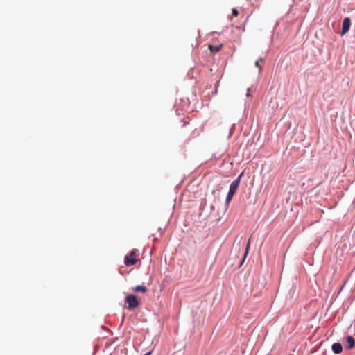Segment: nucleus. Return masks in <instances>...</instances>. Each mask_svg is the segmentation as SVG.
I'll return each mask as SVG.
<instances>
[{
	"mask_svg": "<svg viewBox=\"0 0 355 355\" xmlns=\"http://www.w3.org/2000/svg\"><path fill=\"white\" fill-rule=\"evenodd\" d=\"M241 175H242V173L239 176V178L237 179L234 180L231 183L228 193L226 197V203L227 204L230 203V202L232 200L234 195L235 194L236 191L237 190V189L239 187Z\"/></svg>",
	"mask_w": 355,
	"mask_h": 355,
	"instance_id": "f257e3e1",
	"label": "nucleus"
},
{
	"mask_svg": "<svg viewBox=\"0 0 355 355\" xmlns=\"http://www.w3.org/2000/svg\"><path fill=\"white\" fill-rule=\"evenodd\" d=\"M137 253L135 250H132L130 253L125 256L124 263L126 266H132L137 263Z\"/></svg>",
	"mask_w": 355,
	"mask_h": 355,
	"instance_id": "f03ea898",
	"label": "nucleus"
},
{
	"mask_svg": "<svg viewBox=\"0 0 355 355\" xmlns=\"http://www.w3.org/2000/svg\"><path fill=\"white\" fill-rule=\"evenodd\" d=\"M125 301L128 304L129 309H135L139 306V302L134 295H128Z\"/></svg>",
	"mask_w": 355,
	"mask_h": 355,
	"instance_id": "7ed1b4c3",
	"label": "nucleus"
},
{
	"mask_svg": "<svg viewBox=\"0 0 355 355\" xmlns=\"http://www.w3.org/2000/svg\"><path fill=\"white\" fill-rule=\"evenodd\" d=\"M350 26V19L349 17L344 18L343 21L341 35H345L349 30Z\"/></svg>",
	"mask_w": 355,
	"mask_h": 355,
	"instance_id": "20e7f679",
	"label": "nucleus"
},
{
	"mask_svg": "<svg viewBox=\"0 0 355 355\" xmlns=\"http://www.w3.org/2000/svg\"><path fill=\"white\" fill-rule=\"evenodd\" d=\"M346 347L348 349H352L355 345V340L352 336H348L346 337Z\"/></svg>",
	"mask_w": 355,
	"mask_h": 355,
	"instance_id": "39448f33",
	"label": "nucleus"
},
{
	"mask_svg": "<svg viewBox=\"0 0 355 355\" xmlns=\"http://www.w3.org/2000/svg\"><path fill=\"white\" fill-rule=\"evenodd\" d=\"M332 350L335 354H340L342 352L343 347L340 343H335L332 345Z\"/></svg>",
	"mask_w": 355,
	"mask_h": 355,
	"instance_id": "423d86ee",
	"label": "nucleus"
},
{
	"mask_svg": "<svg viewBox=\"0 0 355 355\" xmlns=\"http://www.w3.org/2000/svg\"><path fill=\"white\" fill-rule=\"evenodd\" d=\"M132 290L136 293H146L147 291V288L144 285H138L134 287Z\"/></svg>",
	"mask_w": 355,
	"mask_h": 355,
	"instance_id": "0eeeda50",
	"label": "nucleus"
},
{
	"mask_svg": "<svg viewBox=\"0 0 355 355\" xmlns=\"http://www.w3.org/2000/svg\"><path fill=\"white\" fill-rule=\"evenodd\" d=\"M222 47V45L219 46H214L211 44L209 45V49L212 53H216L220 51V48Z\"/></svg>",
	"mask_w": 355,
	"mask_h": 355,
	"instance_id": "6e6552de",
	"label": "nucleus"
},
{
	"mask_svg": "<svg viewBox=\"0 0 355 355\" xmlns=\"http://www.w3.org/2000/svg\"><path fill=\"white\" fill-rule=\"evenodd\" d=\"M260 62H263V59L262 58H260L258 60L255 62V66L259 68V72H261L262 70V67L259 64Z\"/></svg>",
	"mask_w": 355,
	"mask_h": 355,
	"instance_id": "1a4fd4ad",
	"label": "nucleus"
},
{
	"mask_svg": "<svg viewBox=\"0 0 355 355\" xmlns=\"http://www.w3.org/2000/svg\"><path fill=\"white\" fill-rule=\"evenodd\" d=\"M238 15H239V12H238V10H237L236 8H233V9H232V15H233L234 17H237V16H238Z\"/></svg>",
	"mask_w": 355,
	"mask_h": 355,
	"instance_id": "9d476101",
	"label": "nucleus"
},
{
	"mask_svg": "<svg viewBox=\"0 0 355 355\" xmlns=\"http://www.w3.org/2000/svg\"><path fill=\"white\" fill-rule=\"evenodd\" d=\"M248 248H249V243H248V245H247V248H246V250H245V253L244 258L246 257V255H247V254H248Z\"/></svg>",
	"mask_w": 355,
	"mask_h": 355,
	"instance_id": "9b49d317",
	"label": "nucleus"
},
{
	"mask_svg": "<svg viewBox=\"0 0 355 355\" xmlns=\"http://www.w3.org/2000/svg\"><path fill=\"white\" fill-rule=\"evenodd\" d=\"M144 355H151V352H148L146 353Z\"/></svg>",
	"mask_w": 355,
	"mask_h": 355,
	"instance_id": "f8f14e48",
	"label": "nucleus"
}]
</instances>
